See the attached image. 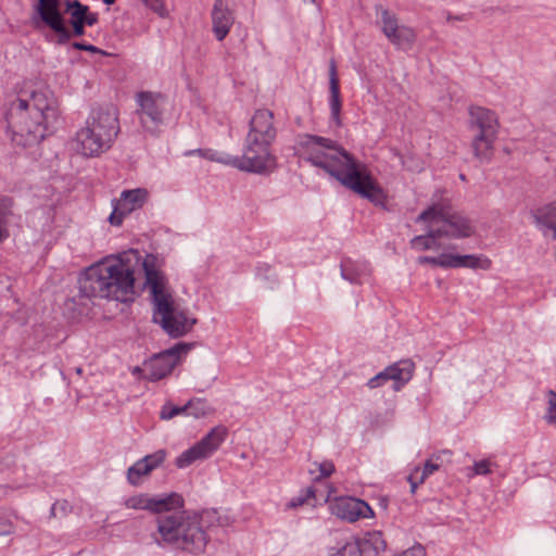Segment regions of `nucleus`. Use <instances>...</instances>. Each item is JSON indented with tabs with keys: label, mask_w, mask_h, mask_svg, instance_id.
I'll return each mask as SVG.
<instances>
[{
	"label": "nucleus",
	"mask_w": 556,
	"mask_h": 556,
	"mask_svg": "<svg viewBox=\"0 0 556 556\" xmlns=\"http://www.w3.org/2000/svg\"><path fill=\"white\" fill-rule=\"evenodd\" d=\"M306 149V160L314 166L323 168L342 186L375 205H384L387 194L367 165L356 160L336 141L306 135L301 141Z\"/></svg>",
	"instance_id": "obj_1"
},
{
	"label": "nucleus",
	"mask_w": 556,
	"mask_h": 556,
	"mask_svg": "<svg viewBox=\"0 0 556 556\" xmlns=\"http://www.w3.org/2000/svg\"><path fill=\"white\" fill-rule=\"evenodd\" d=\"M138 251L129 250L89 266L78 280L79 296L126 302L135 294L136 273L143 270Z\"/></svg>",
	"instance_id": "obj_2"
},
{
	"label": "nucleus",
	"mask_w": 556,
	"mask_h": 556,
	"mask_svg": "<svg viewBox=\"0 0 556 556\" xmlns=\"http://www.w3.org/2000/svg\"><path fill=\"white\" fill-rule=\"evenodd\" d=\"M215 509L191 513L174 509L156 518L154 541L160 546H168L190 554H202L210 541L207 531L215 526H224Z\"/></svg>",
	"instance_id": "obj_3"
},
{
	"label": "nucleus",
	"mask_w": 556,
	"mask_h": 556,
	"mask_svg": "<svg viewBox=\"0 0 556 556\" xmlns=\"http://www.w3.org/2000/svg\"><path fill=\"white\" fill-rule=\"evenodd\" d=\"M56 117V102L49 90L24 92L7 113L11 140L23 148L35 146L45 138L48 125Z\"/></svg>",
	"instance_id": "obj_4"
},
{
	"label": "nucleus",
	"mask_w": 556,
	"mask_h": 556,
	"mask_svg": "<svg viewBox=\"0 0 556 556\" xmlns=\"http://www.w3.org/2000/svg\"><path fill=\"white\" fill-rule=\"evenodd\" d=\"M144 286L153 303V320L160 324L172 338H179L191 331L197 319L175 306L173 292L165 275L160 270L159 258L147 254L143 258Z\"/></svg>",
	"instance_id": "obj_5"
},
{
	"label": "nucleus",
	"mask_w": 556,
	"mask_h": 556,
	"mask_svg": "<svg viewBox=\"0 0 556 556\" xmlns=\"http://www.w3.org/2000/svg\"><path fill=\"white\" fill-rule=\"evenodd\" d=\"M274 118V113L267 109L257 110L253 114L241 160L233 161L240 170L264 174L276 167V157L269 150L277 137Z\"/></svg>",
	"instance_id": "obj_6"
},
{
	"label": "nucleus",
	"mask_w": 556,
	"mask_h": 556,
	"mask_svg": "<svg viewBox=\"0 0 556 556\" xmlns=\"http://www.w3.org/2000/svg\"><path fill=\"white\" fill-rule=\"evenodd\" d=\"M118 132V110L112 104L97 106L77 130L72 148L85 157H97L111 149Z\"/></svg>",
	"instance_id": "obj_7"
},
{
	"label": "nucleus",
	"mask_w": 556,
	"mask_h": 556,
	"mask_svg": "<svg viewBox=\"0 0 556 556\" xmlns=\"http://www.w3.org/2000/svg\"><path fill=\"white\" fill-rule=\"evenodd\" d=\"M469 128L477 130L471 141V149L477 160L489 163L494 154V142L498 132V119L494 112L472 106L469 110Z\"/></svg>",
	"instance_id": "obj_8"
},
{
	"label": "nucleus",
	"mask_w": 556,
	"mask_h": 556,
	"mask_svg": "<svg viewBox=\"0 0 556 556\" xmlns=\"http://www.w3.org/2000/svg\"><path fill=\"white\" fill-rule=\"evenodd\" d=\"M431 220L439 227L443 237L462 239L473 233L471 220L459 212L443 204H433L419 214L416 222Z\"/></svg>",
	"instance_id": "obj_9"
},
{
	"label": "nucleus",
	"mask_w": 556,
	"mask_h": 556,
	"mask_svg": "<svg viewBox=\"0 0 556 556\" xmlns=\"http://www.w3.org/2000/svg\"><path fill=\"white\" fill-rule=\"evenodd\" d=\"M36 14L31 22L36 27L40 23L48 26L56 35V43L65 45L72 39V33L65 25V20L61 11V0H38L35 7Z\"/></svg>",
	"instance_id": "obj_10"
},
{
	"label": "nucleus",
	"mask_w": 556,
	"mask_h": 556,
	"mask_svg": "<svg viewBox=\"0 0 556 556\" xmlns=\"http://www.w3.org/2000/svg\"><path fill=\"white\" fill-rule=\"evenodd\" d=\"M378 25L388 40L397 49L408 51L416 41L415 30L400 24L396 15L388 9L377 7Z\"/></svg>",
	"instance_id": "obj_11"
},
{
	"label": "nucleus",
	"mask_w": 556,
	"mask_h": 556,
	"mask_svg": "<svg viewBox=\"0 0 556 556\" xmlns=\"http://www.w3.org/2000/svg\"><path fill=\"white\" fill-rule=\"evenodd\" d=\"M124 505L128 509L147 510L161 516L174 509H181L185 505V501L180 494L175 492L166 495L139 493L127 497L124 501Z\"/></svg>",
	"instance_id": "obj_12"
},
{
	"label": "nucleus",
	"mask_w": 556,
	"mask_h": 556,
	"mask_svg": "<svg viewBox=\"0 0 556 556\" xmlns=\"http://www.w3.org/2000/svg\"><path fill=\"white\" fill-rule=\"evenodd\" d=\"M191 348L192 344L179 342L174 346L153 355L150 359L144 362V379L149 381H159L168 376L180 361V357L182 355H187Z\"/></svg>",
	"instance_id": "obj_13"
},
{
	"label": "nucleus",
	"mask_w": 556,
	"mask_h": 556,
	"mask_svg": "<svg viewBox=\"0 0 556 556\" xmlns=\"http://www.w3.org/2000/svg\"><path fill=\"white\" fill-rule=\"evenodd\" d=\"M227 430L224 427H215L198 443L182 452L175 460L178 468H186L199 459L210 457L224 442Z\"/></svg>",
	"instance_id": "obj_14"
},
{
	"label": "nucleus",
	"mask_w": 556,
	"mask_h": 556,
	"mask_svg": "<svg viewBox=\"0 0 556 556\" xmlns=\"http://www.w3.org/2000/svg\"><path fill=\"white\" fill-rule=\"evenodd\" d=\"M139 121L147 130H154L163 122L164 98L160 93L142 91L137 94Z\"/></svg>",
	"instance_id": "obj_15"
},
{
	"label": "nucleus",
	"mask_w": 556,
	"mask_h": 556,
	"mask_svg": "<svg viewBox=\"0 0 556 556\" xmlns=\"http://www.w3.org/2000/svg\"><path fill=\"white\" fill-rule=\"evenodd\" d=\"M148 191L143 188L124 190L113 202V212L109 217L112 225L119 226L125 216L141 208L148 200Z\"/></svg>",
	"instance_id": "obj_16"
},
{
	"label": "nucleus",
	"mask_w": 556,
	"mask_h": 556,
	"mask_svg": "<svg viewBox=\"0 0 556 556\" xmlns=\"http://www.w3.org/2000/svg\"><path fill=\"white\" fill-rule=\"evenodd\" d=\"M414 368L415 365L410 359L400 361L388 366L384 370L370 378L367 382V386L370 389H376L383 386L389 380H393V389L399 391L412 379Z\"/></svg>",
	"instance_id": "obj_17"
},
{
	"label": "nucleus",
	"mask_w": 556,
	"mask_h": 556,
	"mask_svg": "<svg viewBox=\"0 0 556 556\" xmlns=\"http://www.w3.org/2000/svg\"><path fill=\"white\" fill-rule=\"evenodd\" d=\"M165 451L159 450L152 454L146 455L127 469V481L132 486L142 484L143 479L148 477L155 468L165 460Z\"/></svg>",
	"instance_id": "obj_18"
},
{
	"label": "nucleus",
	"mask_w": 556,
	"mask_h": 556,
	"mask_svg": "<svg viewBox=\"0 0 556 556\" xmlns=\"http://www.w3.org/2000/svg\"><path fill=\"white\" fill-rule=\"evenodd\" d=\"M334 513L338 517L349 522L374 516L371 507L366 502L354 497L340 498L336 503Z\"/></svg>",
	"instance_id": "obj_19"
},
{
	"label": "nucleus",
	"mask_w": 556,
	"mask_h": 556,
	"mask_svg": "<svg viewBox=\"0 0 556 556\" xmlns=\"http://www.w3.org/2000/svg\"><path fill=\"white\" fill-rule=\"evenodd\" d=\"M235 16L232 11L223 0H215L212 10L213 33L217 40L222 41L229 34L233 25Z\"/></svg>",
	"instance_id": "obj_20"
},
{
	"label": "nucleus",
	"mask_w": 556,
	"mask_h": 556,
	"mask_svg": "<svg viewBox=\"0 0 556 556\" xmlns=\"http://www.w3.org/2000/svg\"><path fill=\"white\" fill-rule=\"evenodd\" d=\"M426 223V233L415 236L410 241V248L416 251L433 250L439 251L443 249L441 239L443 238L441 230L431 220H421Z\"/></svg>",
	"instance_id": "obj_21"
},
{
	"label": "nucleus",
	"mask_w": 556,
	"mask_h": 556,
	"mask_svg": "<svg viewBox=\"0 0 556 556\" xmlns=\"http://www.w3.org/2000/svg\"><path fill=\"white\" fill-rule=\"evenodd\" d=\"M329 89L330 98L329 105L331 111V117L337 125H340V112H341V98H340V86L337 76V66L334 61L330 62L329 66Z\"/></svg>",
	"instance_id": "obj_22"
},
{
	"label": "nucleus",
	"mask_w": 556,
	"mask_h": 556,
	"mask_svg": "<svg viewBox=\"0 0 556 556\" xmlns=\"http://www.w3.org/2000/svg\"><path fill=\"white\" fill-rule=\"evenodd\" d=\"M534 219L538 226L552 231L553 238L556 239V200L538 208Z\"/></svg>",
	"instance_id": "obj_23"
},
{
	"label": "nucleus",
	"mask_w": 556,
	"mask_h": 556,
	"mask_svg": "<svg viewBox=\"0 0 556 556\" xmlns=\"http://www.w3.org/2000/svg\"><path fill=\"white\" fill-rule=\"evenodd\" d=\"M362 556H377L383 552L387 547V543L379 531H372L367 533L362 540H358Z\"/></svg>",
	"instance_id": "obj_24"
},
{
	"label": "nucleus",
	"mask_w": 556,
	"mask_h": 556,
	"mask_svg": "<svg viewBox=\"0 0 556 556\" xmlns=\"http://www.w3.org/2000/svg\"><path fill=\"white\" fill-rule=\"evenodd\" d=\"M491 260L483 254L459 255L458 268L483 269L491 268Z\"/></svg>",
	"instance_id": "obj_25"
},
{
	"label": "nucleus",
	"mask_w": 556,
	"mask_h": 556,
	"mask_svg": "<svg viewBox=\"0 0 556 556\" xmlns=\"http://www.w3.org/2000/svg\"><path fill=\"white\" fill-rule=\"evenodd\" d=\"M187 416L203 418L213 413V408L205 399L193 397L185 404Z\"/></svg>",
	"instance_id": "obj_26"
},
{
	"label": "nucleus",
	"mask_w": 556,
	"mask_h": 556,
	"mask_svg": "<svg viewBox=\"0 0 556 556\" xmlns=\"http://www.w3.org/2000/svg\"><path fill=\"white\" fill-rule=\"evenodd\" d=\"M64 12L70 15V23L84 22L87 5L80 3L78 0H66L64 2Z\"/></svg>",
	"instance_id": "obj_27"
},
{
	"label": "nucleus",
	"mask_w": 556,
	"mask_h": 556,
	"mask_svg": "<svg viewBox=\"0 0 556 556\" xmlns=\"http://www.w3.org/2000/svg\"><path fill=\"white\" fill-rule=\"evenodd\" d=\"M192 154H199L203 159H207L211 161L219 162L223 164L231 165L239 169V166L233 162L235 160H241L239 156H217V153L213 150H204V149H198V150H190L186 152V155H192Z\"/></svg>",
	"instance_id": "obj_28"
},
{
	"label": "nucleus",
	"mask_w": 556,
	"mask_h": 556,
	"mask_svg": "<svg viewBox=\"0 0 556 556\" xmlns=\"http://www.w3.org/2000/svg\"><path fill=\"white\" fill-rule=\"evenodd\" d=\"M178 415H187V408L184 406L173 405L170 402H166L160 412V418L162 420H169Z\"/></svg>",
	"instance_id": "obj_29"
},
{
	"label": "nucleus",
	"mask_w": 556,
	"mask_h": 556,
	"mask_svg": "<svg viewBox=\"0 0 556 556\" xmlns=\"http://www.w3.org/2000/svg\"><path fill=\"white\" fill-rule=\"evenodd\" d=\"M10 214V203L8 200H0V242L8 236L7 222Z\"/></svg>",
	"instance_id": "obj_30"
},
{
	"label": "nucleus",
	"mask_w": 556,
	"mask_h": 556,
	"mask_svg": "<svg viewBox=\"0 0 556 556\" xmlns=\"http://www.w3.org/2000/svg\"><path fill=\"white\" fill-rule=\"evenodd\" d=\"M341 276L351 283H357L359 271L353 267V264L350 261H345L341 264Z\"/></svg>",
	"instance_id": "obj_31"
},
{
	"label": "nucleus",
	"mask_w": 556,
	"mask_h": 556,
	"mask_svg": "<svg viewBox=\"0 0 556 556\" xmlns=\"http://www.w3.org/2000/svg\"><path fill=\"white\" fill-rule=\"evenodd\" d=\"M439 267L441 268H458L459 254L444 252L439 255Z\"/></svg>",
	"instance_id": "obj_32"
},
{
	"label": "nucleus",
	"mask_w": 556,
	"mask_h": 556,
	"mask_svg": "<svg viewBox=\"0 0 556 556\" xmlns=\"http://www.w3.org/2000/svg\"><path fill=\"white\" fill-rule=\"evenodd\" d=\"M342 556H362L358 540H345L342 542Z\"/></svg>",
	"instance_id": "obj_33"
},
{
	"label": "nucleus",
	"mask_w": 556,
	"mask_h": 556,
	"mask_svg": "<svg viewBox=\"0 0 556 556\" xmlns=\"http://www.w3.org/2000/svg\"><path fill=\"white\" fill-rule=\"evenodd\" d=\"M548 408L545 415V419L551 425H556V392L549 390L547 392Z\"/></svg>",
	"instance_id": "obj_34"
},
{
	"label": "nucleus",
	"mask_w": 556,
	"mask_h": 556,
	"mask_svg": "<svg viewBox=\"0 0 556 556\" xmlns=\"http://www.w3.org/2000/svg\"><path fill=\"white\" fill-rule=\"evenodd\" d=\"M316 492L317 491L315 488L309 486L306 489L305 495H300V496L292 498L288 506L291 508H295V507L303 505L304 503H307L308 500H311V498H314L317 501Z\"/></svg>",
	"instance_id": "obj_35"
},
{
	"label": "nucleus",
	"mask_w": 556,
	"mask_h": 556,
	"mask_svg": "<svg viewBox=\"0 0 556 556\" xmlns=\"http://www.w3.org/2000/svg\"><path fill=\"white\" fill-rule=\"evenodd\" d=\"M314 466L318 470V476L315 477V480H320L321 478L329 477L334 471V465L332 462L325 460L323 463H315Z\"/></svg>",
	"instance_id": "obj_36"
},
{
	"label": "nucleus",
	"mask_w": 556,
	"mask_h": 556,
	"mask_svg": "<svg viewBox=\"0 0 556 556\" xmlns=\"http://www.w3.org/2000/svg\"><path fill=\"white\" fill-rule=\"evenodd\" d=\"M146 7L159 14L161 17L167 16V10L163 0H141Z\"/></svg>",
	"instance_id": "obj_37"
},
{
	"label": "nucleus",
	"mask_w": 556,
	"mask_h": 556,
	"mask_svg": "<svg viewBox=\"0 0 556 556\" xmlns=\"http://www.w3.org/2000/svg\"><path fill=\"white\" fill-rule=\"evenodd\" d=\"M492 466H493V463H491L489 459H482V460H479V462H476L473 464V471L476 475H488L490 472H492Z\"/></svg>",
	"instance_id": "obj_38"
},
{
	"label": "nucleus",
	"mask_w": 556,
	"mask_h": 556,
	"mask_svg": "<svg viewBox=\"0 0 556 556\" xmlns=\"http://www.w3.org/2000/svg\"><path fill=\"white\" fill-rule=\"evenodd\" d=\"M440 465L434 463L432 459H428L425 463V466L422 469H420V480H426L430 475H432L434 471L439 469Z\"/></svg>",
	"instance_id": "obj_39"
},
{
	"label": "nucleus",
	"mask_w": 556,
	"mask_h": 556,
	"mask_svg": "<svg viewBox=\"0 0 556 556\" xmlns=\"http://www.w3.org/2000/svg\"><path fill=\"white\" fill-rule=\"evenodd\" d=\"M395 556H426V549L422 545L416 544Z\"/></svg>",
	"instance_id": "obj_40"
},
{
	"label": "nucleus",
	"mask_w": 556,
	"mask_h": 556,
	"mask_svg": "<svg viewBox=\"0 0 556 556\" xmlns=\"http://www.w3.org/2000/svg\"><path fill=\"white\" fill-rule=\"evenodd\" d=\"M419 473H420V468H415V470L408 476V482L410 484L412 493H415L418 485L425 481V480H420Z\"/></svg>",
	"instance_id": "obj_41"
},
{
	"label": "nucleus",
	"mask_w": 556,
	"mask_h": 556,
	"mask_svg": "<svg viewBox=\"0 0 556 556\" xmlns=\"http://www.w3.org/2000/svg\"><path fill=\"white\" fill-rule=\"evenodd\" d=\"M13 532H14L13 523L9 519L0 516V536L1 535H10Z\"/></svg>",
	"instance_id": "obj_42"
},
{
	"label": "nucleus",
	"mask_w": 556,
	"mask_h": 556,
	"mask_svg": "<svg viewBox=\"0 0 556 556\" xmlns=\"http://www.w3.org/2000/svg\"><path fill=\"white\" fill-rule=\"evenodd\" d=\"M72 25V30L70 29V31L72 33V37L73 36H76V37H80L85 34V23L84 22H78V23H70Z\"/></svg>",
	"instance_id": "obj_43"
},
{
	"label": "nucleus",
	"mask_w": 556,
	"mask_h": 556,
	"mask_svg": "<svg viewBox=\"0 0 556 556\" xmlns=\"http://www.w3.org/2000/svg\"><path fill=\"white\" fill-rule=\"evenodd\" d=\"M419 264H430L432 266L439 267V255L438 256H419L417 258Z\"/></svg>",
	"instance_id": "obj_44"
},
{
	"label": "nucleus",
	"mask_w": 556,
	"mask_h": 556,
	"mask_svg": "<svg viewBox=\"0 0 556 556\" xmlns=\"http://www.w3.org/2000/svg\"><path fill=\"white\" fill-rule=\"evenodd\" d=\"M84 23L88 26H93L94 24L98 23V14L90 12L88 5H87L86 17H84Z\"/></svg>",
	"instance_id": "obj_45"
},
{
	"label": "nucleus",
	"mask_w": 556,
	"mask_h": 556,
	"mask_svg": "<svg viewBox=\"0 0 556 556\" xmlns=\"http://www.w3.org/2000/svg\"><path fill=\"white\" fill-rule=\"evenodd\" d=\"M73 48L77 50L90 51V52H100V49L88 43L83 42H74Z\"/></svg>",
	"instance_id": "obj_46"
},
{
	"label": "nucleus",
	"mask_w": 556,
	"mask_h": 556,
	"mask_svg": "<svg viewBox=\"0 0 556 556\" xmlns=\"http://www.w3.org/2000/svg\"><path fill=\"white\" fill-rule=\"evenodd\" d=\"M328 556H342V542L336 546L328 547Z\"/></svg>",
	"instance_id": "obj_47"
},
{
	"label": "nucleus",
	"mask_w": 556,
	"mask_h": 556,
	"mask_svg": "<svg viewBox=\"0 0 556 556\" xmlns=\"http://www.w3.org/2000/svg\"><path fill=\"white\" fill-rule=\"evenodd\" d=\"M131 372L134 376L144 379L146 366L144 365L142 367L136 366L132 368Z\"/></svg>",
	"instance_id": "obj_48"
},
{
	"label": "nucleus",
	"mask_w": 556,
	"mask_h": 556,
	"mask_svg": "<svg viewBox=\"0 0 556 556\" xmlns=\"http://www.w3.org/2000/svg\"><path fill=\"white\" fill-rule=\"evenodd\" d=\"M58 506H59V504H58V503H55V504L51 507V515H52V516H55V515H56L55 510H56Z\"/></svg>",
	"instance_id": "obj_49"
},
{
	"label": "nucleus",
	"mask_w": 556,
	"mask_h": 556,
	"mask_svg": "<svg viewBox=\"0 0 556 556\" xmlns=\"http://www.w3.org/2000/svg\"><path fill=\"white\" fill-rule=\"evenodd\" d=\"M103 2H104L105 4H109V5H110V4H113V3L115 2V0H103Z\"/></svg>",
	"instance_id": "obj_50"
},
{
	"label": "nucleus",
	"mask_w": 556,
	"mask_h": 556,
	"mask_svg": "<svg viewBox=\"0 0 556 556\" xmlns=\"http://www.w3.org/2000/svg\"><path fill=\"white\" fill-rule=\"evenodd\" d=\"M459 178H460L462 180H465V179H466L464 174H460V175H459Z\"/></svg>",
	"instance_id": "obj_51"
},
{
	"label": "nucleus",
	"mask_w": 556,
	"mask_h": 556,
	"mask_svg": "<svg viewBox=\"0 0 556 556\" xmlns=\"http://www.w3.org/2000/svg\"><path fill=\"white\" fill-rule=\"evenodd\" d=\"M66 502H63V504L61 505V509L64 510V505H65Z\"/></svg>",
	"instance_id": "obj_52"
}]
</instances>
